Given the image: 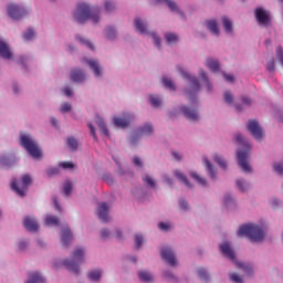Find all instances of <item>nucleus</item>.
Instances as JSON below:
<instances>
[{"label": "nucleus", "mask_w": 283, "mask_h": 283, "mask_svg": "<svg viewBox=\"0 0 283 283\" xmlns=\"http://www.w3.org/2000/svg\"><path fill=\"white\" fill-rule=\"evenodd\" d=\"M101 10L98 8H90L87 4L81 2L77 4L74 12V19L77 23H85V21H93V23H98V14Z\"/></svg>", "instance_id": "nucleus-1"}, {"label": "nucleus", "mask_w": 283, "mask_h": 283, "mask_svg": "<svg viewBox=\"0 0 283 283\" xmlns=\"http://www.w3.org/2000/svg\"><path fill=\"white\" fill-rule=\"evenodd\" d=\"M235 140L239 145H243L244 147V150H238L237 153L238 165L242 169V171H244L245 174H251L252 169L251 166H249V161L247 160L249 158L251 147L241 134H238L235 136Z\"/></svg>", "instance_id": "nucleus-2"}, {"label": "nucleus", "mask_w": 283, "mask_h": 283, "mask_svg": "<svg viewBox=\"0 0 283 283\" xmlns=\"http://www.w3.org/2000/svg\"><path fill=\"white\" fill-rule=\"evenodd\" d=\"M238 235L249 238L252 242H262L264 240V231L255 223L243 224L238 230Z\"/></svg>", "instance_id": "nucleus-3"}, {"label": "nucleus", "mask_w": 283, "mask_h": 283, "mask_svg": "<svg viewBox=\"0 0 283 283\" xmlns=\"http://www.w3.org/2000/svg\"><path fill=\"white\" fill-rule=\"evenodd\" d=\"M20 145L25 149V151H28L31 158H34L35 160L42 158L43 151L41 150V147H39V144L29 135L20 136Z\"/></svg>", "instance_id": "nucleus-4"}, {"label": "nucleus", "mask_w": 283, "mask_h": 283, "mask_svg": "<svg viewBox=\"0 0 283 283\" xmlns=\"http://www.w3.org/2000/svg\"><path fill=\"white\" fill-rule=\"evenodd\" d=\"M219 249L221 253L228 258V260H231L239 269H242L248 275H251L253 273V268L251 265H247V263L238 262L235 261V252H233V249H231V244L229 242H224L219 245Z\"/></svg>", "instance_id": "nucleus-5"}, {"label": "nucleus", "mask_w": 283, "mask_h": 283, "mask_svg": "<svg viewBox=\"0 0 283 283\" xmlns=\"http://www.w3.org/2000/svg\"><path fill=\"white\" fill-rule=\"evenodd\" d=\"M85 255V251L81 248H76L72 253V259H66L63 264L67 269V271H71L72 273H75V275H78V265L81 262H83V256Z\"/></svg>", "instance_id": "nucleus-6"}, {"label": "nucleus", "mask_w": 283, "mask_h": 283, "mask_svg": "<svg viewBox=\"0 0 283 283\" xmlns=\"http://www.w3.org/2000/svg\"><path fill=\"white\" fill-rule=\"evenodd\" d=\"M30 185H32V178L29 175H24L21 178V187L17 182V179H13L11 181V189H13L20 198H23L25 197V191H28V187H30Z\"/></svg>", "instance_id": "nucleus-7"}, {"label": "nucleus", "mask_w": 283, "mask_h": 283, "mask_svg": "<svg viewBox=\"0 0 283 283\" xmlns=\"http://www.w3.org/2000/svg\"><path fill=\"white\" fill-rule=\"evenodd\" d=\"M178 70L182 78H187L190 83L191 90L186 92L187 96H190V97L196 96V94H198V91L200 90V83L198 82V78L191 76L189 73L185 71V69L180 66H178Z\"/></svg>", "instance_id": "nucleus-8"}, {"label": "nucleus", "mask_w": 283, "mask_h": 283, "mask_svg": "<svg viewBox=\"0 0 283 283\" xmlns=\"http://www.w3.org/2000/svg\"><path fill=\"white\" fill-rule=\"evenodd\" d=\"M248 129L250 134H252L253 138H255V140H261L262 138H264V130L262 129V126H260V123H258V120L251 119L248 123Z\"/></svg>", "instance_id": "nucleus-9"}, {"label": "nucleus", "mask_w": 283, "mask_h": 283, "mask_svg": "<svg viewBox=\"0 0 283 283\" xmlns=\"http://www.w3.org/2000/svg\"><path fill=\"white\" fill-rule=\"evenodd\" d=\"M254 17L259 25H269L271 23V15L268 13L266 10L262 8H256L254 11Z\"/></svg>", "instance_id": "nucleus-10"}, {"label": "nucleus", "mask_w": 283, "mask_h": 283, "mask_svg": "<svg viewBox=\"0 0 283 283\" xmlns=\"http://www.w3.org/2000/svg\"><path fill=\"white\" fill-rule=\"evenodd\" d=\"M8 14L9 17H11V19L19 21V19H22V17H25V14H28V11L17 4H9Z\"/></svg>", "instance_id": "nucleus-11"}, {"label": "nucleus", "mask_w": 283, "mask_h": 283, "mask_svg": "<svg viewBox=\"0 0 283 283\" xmlns=\"http://www.w3.org/2000/svg\"><path fill=\"white\" fill-rule=\"evenodd\" d=\"M134 119V116L129 113L123 114L120 117H114L113 123L115 127H119L120 129H125V127H129V123Z\"/></svg>", "instance_id": "nucleus-12"}, {"label": "nucleus", "mask_w": 283, "mask_h": 283, "mask_svg": "<svg viewBox=\"0 0 283 283\" xmlns=\"http://www.w3.org/2000/svg\"><path fill=\"white\" fill-rule=\"evenodd\" d=\"M160 255L170 266H176V264H178V261H176V253H174L172 249L163 248Z\"/></svg>", "instance_id": "nucleus-13"}, {"label": "nucleus", "mask_w": 283, "mask_h": 283, "mask_svg": "<svg viewBox=\"0 0 283 283\" xmlns=\"http://www.w3.org/2000/svg\"><path fill=\"white\" fill-rule=\"evenodd\" d=\"M97 216L102 222H109V207H107V203H99L97 208Z\"/></svg>", "instance_id": "nucleus-14"}, {"label": "nucleus", "mask_w": 283, "mask_h": 283, "mask_svg": "<svg viewBox=\"0 0 283 283\" xmlns=\"http://www.w3.org/2000/svg\"><path fill=\"white\" fill-rule=\"evenodd\" d=\"M181 112L184 114V116L188 119V120H198L199 116H198V111L190 108L188 106H181Z\"/></svg>", "instance_id": "nucleus-15"}, {"label": "nucleus", "mask_w": 283, "mask_h": 283, "mask_svg": "<svg viewBox=\"0 0 283 283\" xmlns=\"http://www.w3.org/2000/svg\"><path fill=\"white\" fill-rule=\"evenodd\" d=\"M23 226L27 231H39V223L35 218L27 217L23 220Z\"/></svg>", "instance_id": "nucleus-16"}, {"label": "nucleus", "mask_w": 283, "mask_h": 283, "mask_svg": "<svg viewBox=\"0 0 283 283\" xmlns=\"http://www.w3.org/2000/svg\"><path fill=\"white\" fill-rule=\"evenodd\" d=\"M72 231L70 228H63L62 229V238H61V244L62 247H70V242H72Z\"/></svg>", "instance_id": "nucleus-17"}, {"label": "nucleus", "mask_w": 283, "mask_h": 283, "mask_svg": "<svg viewBox=\"0 0 283 283\" xmlns=\"http://www.w3.org/2000/svg\"><path fill=\"white\" fill-rule=\"evenodd\" d=\"M0 56L2 59H12V51H10V45L3 40H0Z\"/></svg>", "instance_id": "nucleus-18"}, {"label": "nucleus", "mask_w": 283, "mask_h": 283, "mask_svg": "<svg viewBox=\"0 0 283 283\" xmlns=\"http://www.w3.org/2000/svg\"><path fill=\"white\" fill-rule=\"evenodd\" d=\"M71 81L74 83H83V81H85V73H83L81 69H73L71 71Z\"/></svg>", "instance_id": "nucleus-19"}, {"label": "nucleus", "mask_w": 283, "mask_h": 283, "mask_svg": "<svg viewBox=\"0 0 283 283\" xmlns=\"http://www.w3.org/2000/svg\"><path fill=\"white\" fill-rule=\"evenodd\" d=\"M85 63H87L88 67L94 72L95 76H101V64L96 60H87L83 59Z\"/></svg>", "instance_id": "nucleus-20"}, {"label": "nucleus", "mask_w": 283, "mask_h": 283, "mask_svg": "<svg viewBox=\"0 0 283 283\" xmlns=\"http://www.w3.org/2000/svg\"><path fill=\"white\" fill-rule=\"evenodd\" d=\"M206 25H207L208 30H210V32H212V34H216V36H218V34H220V28H218V22L216 20L206 21Z\"/></svg>", "instance_id": "nucleus-21"}, {"label": "nucleus", "mask_w": 283, "mask_h": 283, "mask_svg": "<svg viewBox=\"0 0 283 283\" xmlns=\"http://www.w3.org/2000/svg\"><path fill=\"white\" fill-rule=\"evenodd\" d=\"M27 283H45V277H43L39 272H34L29 275Z\"/></svg>", "instance_id": "nucleus-22"}, {"label": "nucleus", "mask_w": 283, "mask_h": 283, "mask_svg": "<svg viewBox=\"0 0 283 283\" xmlns=\"http://www.w3.org/2000/svg\"><path fill=\"white\" fill-rule=\"evenodd\" d=\"M206 65L211 70V72H218V70H220V63L218 60H213L211 57L207 60Z\"/></svg>", "instance_id": "nucleus-23"}, {"label": "nucleus", "mask_w": 283, "mask_h": 283, "mask_svg": "<svg viewBox=\"0 0 283 283\" xmlns=\"http://www.w3.org/2000/svg\"><path fill=\"white\" fill-rule=\"evenodd\" d=\"M135 28L139 34H147V28L145 27V22H143L139 18L135 19Z\"/></svg>", "instance_id": "nucleus-24"}, {"label": "nucleus", "mask_w": 283, "mask_h": 283, "mask_svg": "<svg viewBox=\"0 0 283 283\" xmlns=\"http://www.w3.org/2000/svg\"><path fill=\"white\" fill-rule=\"evenodd\" d=\"M221 21L223 23V30L228 33L231 34L233 32V22L229 20L227 17H222Z\"/></svg>", "instance_id": "nucleus-25"}, {"label": "nucleus", "mask_w": 283, "mask_h": 283, "mask_svg": "<svg viewBox=\"0 0 283 283\" xmlns=\"http://www.w3.org/2000/svg\"><path fill=\"white\" fill-rule=\"evenodd\" d=\"M175 176H176V178H178V180L184 182V185H186V187L191 189V182H189V179H187V176H185V174H182L180 170H176Z\"/></svg>", "instance_id": "nucleus-26"}, {"label": "nucleus", "mask_w": 283, "mask_h": 283, "mask_svg": "<svg viewBox=\"0 0 283 283\" xmlns=\"http://www.w3.org/2000/svg\"><path fill=\"white\" fill-rule=\"evenodd\" d=\"M138 277L140 282H151L154 280V276H151V274L147 271H140L138 273Z\"/></svg>", "instance_id": "nucleus-27"}, {"label": "nucleus", "mask_w": 283, "mask_h": 283, "mask_svg": "<svg viewBox=\"0 0 283 283\" xmlns=\"http://www.w3.org/2000/svg\"><path fill=\"white\" fill-rule=\"evenodd\" d=\"M45 224L48 227H59V218H56L55 216L48 214L45 218Z\"/></svg>", "instance_id": "nucleus-28"}, {"label": "nucleus", "mask_w": 283, "mask_h": 283, "mask_svg": "<svg viewBox=\"0 0 283 283\" xmlns=\"http://www.w3.org/2000/svg\"><path fill=\"white\" fill-rule=\"evenodd\" d=\"M203 165H206L209 174H210V177L212 178V180H216V174L217 171L213 169V166L211 165V161H209V159L205 158L203 159Z\"/></svg>", "instance_id": "nucleus-29"}, {"label": "nucleus", "mask_w": 283, "mask_h": 283, "mask_svg": "<svg viewBox=\"0 0 283 283\" xmlns=\"http://www.w3.org/2000/svg\"><path fill=\"white\" fill-rule=\"evenodd\" d=\"M139 134H143L144 136H150V134H154V126L150 124L144 125L142 128H139Z\"/></svg>", "instance_id": "nucleus-30"}, {"label": "nucleus", "mask_w": 283, "mask_h": 283, "mask_svg": "<svg viewBox=\"0 0 283 283\" xmlns=\"http://www.w3.org/2000/svg\"><path fill=\"white\" fill-rule=\"evenodd\" d=\"M96 125L99 127L101 133L104 134V136H109V130H107V126H105V123L101 117H97Z\"/></svg>", "instance_id": "nucleus-31"}, {"label": "nucleus", "mask_w": 283, "mask_h": 283, "mask_svg": "<svg viewBox=\"0 0 283 283\" xmlns=\"http://www.w3.org/2000/svg\"><path fill=\"white\" fill-rule=\"evenodd\" d=\"M66 143L71 151H76L78 149V142L74 137H69Z\"/></svg>", "instance_id": "nucleus-32"}, {"label": "nucleus", "mask_w": 283, "mask_h": 283, "mask_svg": "<svg viewBox=\"0 0 283 283\" xmlns=\"http://www.w3.org/2000/svg\"><path fill=\"white\" fill-rule=\"evenodd\" d=\"M201 81L205 83L206 87H207V91L208 92H211L212 90V86H211V83H209V78L207 77V73L205 71H202L200 74H199Z\"/></svg>", "instance_id": "nucleus-33"}, {"label": "nucleus", "mask_w": 283, "mask_h": 283, "mask_svg": "<svg viewBox=\"0 0 283 283\" xmlns=\"http://www.w3.org/2000/svg\"><path fill=\"white\" fill-rule=\"evenodd\" d=\"M190 177L193 178V180H197V182L199 185H201L202 187L207 186V179L200 177L198 174L192 171V172H190Z\"/></svg>", "instance_id": "nucleus-34"}, {"label": "nucleus", "mask_w": 283, "mask_h": 283, "mask_svg": "<svg viewBox=\"0 0 283 283\" xmlns=\"http://www.w3.org/2000/svg\"><path fill=\"white\" fill-rule=\"evenodd\" d=\"M167 3L168 8H170L171 12H178V4L171 0H157L158 3Z\"/></svg>", "instance_id": "nucleus-35"}, {"label": "nucleus", "mask_w": 283, "mask_h": 283, "mask_svg": "<svg viewBox=\"0 0 283 283\" xmlns=\"http://www.w3.org/2000/svg\"><path fill=\"white\" fill-rule=\"evenodd\" d=\"M101 270H94L88 272V277L90 280H92L93 282H98V280H101Z\"/></svg>", "instance_id": "nucleus-36"}, {"label": "nucleus", "mask_w": 283, "mask_h": 283, "mask_svg": "<svg viewBox=\"0 0 283 283\" xmlns=\"http://www.w3.org/2000/svg\"><path fill=\"white\" fill-rule=\"evenodd\" d=\"M198 275L203 282H209V274L207 273V270H205V268H200L198 270Z\"/></svg>", "instance_id": "nucleus-37"}, {"label": "nucleus", "mask_w": 283, "mask_h": 283, "mask_svg": "<svg viewBox=\"0 0 283 283\" xmlns=\"http://www.w3.org/2000/svg\"><path fill=\"white\" fill-rule=\"evenodd\" d=\"M165 39L167 43H176V41H178V35H176V33H166Z\"/></svg>", "instance_id": "nucleus-38"}, {"label": "nucleus", "mask_w": 283, "mask_h": 283, "mask_svg": "<svg viewBox=\"0 0 283 283\" xmlns=\"http://www.w3.org/2000/svg\"><path fill=\"white\" fill-rule=\"evenodd\" d=\"M163 83L167 90H176V84H174L171 80L164 77Z\"/></svg>", "instance_id": "nucleus-39"}, {"label": "nucleus", "mask_w": 283, "mask_h": 283, "mask_svg": "<svg viewBox=\"0 0 283 283\" xmlns=\"http://www.w3.org/2000/svg\"><path fill=\"white\" fill-rule=\"evenodd\" d=\"M23 39L24 41H32V39H34V30L28 29L23 34Z\"/></svg>", "instance_id": "nucleus-40"}, {"label": "nucleus", "mask_w": 283, "mask_h": 283, "mask_svg": "<svg viewBox=\"0 0 283 283\" xmlns=\"http://www.w3.org/2000/svg\"><path fill=\"white\" fill-rule=\"evenodd\" d=\"M0 164L2 165V167H12V161L7 156L0 158Z\"/></svg>", "instance_id": "nucleus-41"}, {"label": "nucleus", "mask_w": 283, "mask_h": 283, "mask_svg": "<svg viewBox=\"0 0 283 283\" xmlns=\"http://www.w3.org/2000/svg\"><path fill=\"white\" fill-rule=\"evenodd\" d=\"M214 160L219 164V167H221V169H227V161H224L222 157H220L219 155H214Z\"/></svg>", "instance_id": "nucleus-42"}, {"label": "nucleus", "mask_w": 283, "mask_h": 283, "mask_svg": "<svg viewBox=\"0 0 283 283\" xmlns=\"http://www.w3.org/2000/svg\"><path fill=\"white\" fill-rule=\"evenodd\" d=\"M161 103L160 98L154 95L150 96V105H153V107H160Z\"/></svg>", "instance_id": "nucleus-43"}, {"label": "nucleus", "mask_w": 283, "mask_h": 283, "mask_svg": "<svg viewBox=\"0 0 283 283\" xmlns=\"http://www.w3.org/2000/svg\"><path fill=\"white\" fill-rule=\"evenodd\" d=\"M63 191L65 196H70L72 193V182L65 181Z\"/></svg>", "instance_id": "nucleus-44"}, {"label": "nucleus", "mask_w": 283, "mask_h": 283, "mask_svg": "<svg viewBox=\"0 0 283 283\" xmlns=\"http://www.w3.org/2000/svg\"><path fill=\"white\" fill-rule=\"evenodd\" d=\"M77 39L80 40V43H82V45H86L88 50H94V44L90 42V40H85L83 38H77Z\"/></svg>", "instance_id": "nucleus-45"}, {"label": "nucleus", "mask_w": 283, "mask_h": 283, "mask_svg": "<svg viewBox=\"0 0 283 283\" xmlns=\"http://www.w3.org/2000/svg\"><path fill=\"white\" fill-rule=\"evenodd\" d=\"M223 98L228 103V105H231L233 103V95L229 91L224 93Z\"/></svg>", "instance_id": "nucleus-46"}, {"label": "nucleus", "mask_w": 283, "mask_h": 283, "mask_svg": "<svg viewBox=\"0 0 283 283\" xmlns=\"http://www.w3.org/2000/svg\"><path fill=\"white\" fill-rule=\"evenodd\" d=\"M116 7L114 6V2L112 0L105 1V10L107 12H112Z\"/></svg>", "instance_id": "nucleus-47"}, {"label": "nucleus", "mask_w": 283, "mask_h": 283, "mask_svg": "<svg viewBox=\"0 0 283 283\" xmlns=\"http://www.w3.org/2000/svg\"><path fill=\"white\" fill-rule=\"evenodd\" d=\"M62 169H74V164L72 161H63L60 164Z\"/></svg>", "instance_id": "nucleus-48"}, {"label": "nucleus", "mask_w": 283, "mask_h": 283, "mask_svg": "<svg viewBox=\"0 0 283 283\" xmlns=\"http://www.w3.org/2000/svg\"><path fill=\"white\" fill-rule=\"evenodd\" d=\"M135 247L138 249L139 247H143V235L136 234L135 235Z\"/></svg>", "instance_id": "nucleus-49"}, {"label": "nucleus", "mask_w": 283, "mask_h": 283, "mask_svg": "<svg viewBox=\"0 0 283 283\" xmlns=\"http://www.w3.org/2000/svg\"><path fill=\"white\" fill-rule=\"evenodd\" d=\"M273 169L276 174H283V164L282 163H277L273 165Z\"/></svg>", "instance_id": "nucleus-50"}, {"label": "nucleus", "mask_w": 283, "mask_h": 283, "mask_svg": "<svg viewBox=\"0 0 283 283\" xmlns=\"http://www.w3.org/2000/svg\"><path fill=\"white\" fill-rule=\"evenodd\" d=\"M230 280L234 283H242V277L237 273L230 274Z\"/></svg>", "instance_id": "nucleus-51"}, {"label": "nucleus", "mask_w": 283, "mask_h": 283, "mask_svg": "<svg viewBox=\"0 0 283 283\" xmlns=\"http://www.w3.org/2000/svg\"><path fill=\"white\" fill-rule=\"evenodd\" d=\"M87 127L91 132V135L93 136V140H98V137L96 136V129L94 128V125L87 124Z\"/></svg>", "instance_id": "nucleus-52"}, {"label": "nucleus", "mask_w": 283, "mask_h": 283, "mask_svg": "<svg viewBox=\"0 0 283 283\" xmlns=\"http://www.w3.org/2000/svg\"><path fill=\"white\" fill-rule=\"evenodd\" d=\"M116 36V30L113 27L107 28V38L108 39H114Z\"/></svg>", "instance_id": "nucleus-53"}, {"label": "nucleus", "mask_w": 283, "mask_h": 283, "mask_svg": "<svg viewBox=\"0 0 283 283\" xmlns=\"http://www.w3.org/2000/svg\"><path fill=\"white\" fill-rule=\"evenodd\" d=\"M144 182H147V185H149V187H156V182H154V179H151V177L149 176H145L143 177Z\"/></svg>", "instance_id": "nucleus-54"}, {"label": "nucleus", "mask_w": 283, "mask_h": 283, "mask_svg": "<svg viewBox=\"0 0 283 283\" xmlns=\"http://www.w3.org/2000/svg\"><path fill=\"white\" fill-rule=\"evenodd\" d=\"M276 54H277V57H279V61H280L281 65L283 66V50H282V46H277Z\"/></svg>", "instance_id": "nucleus-55"}, {"label": "nucleus", "mask_w": 283, "mask_h": 283, "mask_svg": "<svg viewBox=\"0 0 283 283\" xmlns=\"http://www.w3.org/2000/svg\"><path fill=\"white\" fill-rule=\"evenodd\" d=\"M179 207L180 209H182L184 211H187V209H189V203H187V201L185 199H180L179 200Z\"/></svg>", "instance_id": "nucleus-56"}, {"label": "nucleus", "mask_w": 283, "mask_h": 283, "mask_svg": "<svg viewBox=\"0 0 283 283\" xmlns=\"http://www.w3.org/2000/svg\"><path fill=\"white\" fill-rule=\"evenodd\" d=\"M70 109H72V104L70 103H64L61 107L62 113L70 112Z\"/></svg>", "instance_id": "nucleus-57"}, {"label": "nucleus", "mask_w": 283, "mask_h": 283, "mask_svg": "<svg viewBox=\"0 0 283 283\" xmlns=\"http://www.w3.org/2000/svg\"><path fill=\"white\" fill-rule=\"evenodd\" d=\"M266 70H268V72H273V70H275V61L272 60V61L268 62Z\"/></svg>", "instance_id": "nucleus-58"}, {"label": "nucleus", "mask_w": 283, "mask_h": 283, "mask_svg": "<svg viewBox=\"0 0 283 283\" xmlns=\"http://www.w3.org/2000/svg\"><path fill=\"white\" fill-rule=\"evenodd\" d=\"M46 174L48 176H56V174H59V168H49Z\"/></svg>", "instance_id": "nucleus-59"}, {"label": "nucleus", "mask_w": 283, "mask_h": 283, "mask_svg": "<svg viewBox=\"0 0 283 283\" xmlns=\"http://www.w3.org/2000/svg\"><path fill=\"white\" fill-rule=\"evenodd\" d=\"M237 187H239V190L242 192L247 191V188H244V182L240 179L237 180Z\"/></svg>", "instance_id": "nucleus-60"}, {"label": "nucleus", "mask_w": 283, "mask_h": 283, "mask_svg": "<svg viewBox=\"0 0 283 283\" xmlns=\"http://www.w3.org/2000/svg\"><path fill=\"white\" fill-rule=\"evenodd\" d=\"M151 36L154 39V43L157 48H160V38H158V35H156V33H151Z\"/></svg>", "instance_id": "nucleus-61"}, {"label": "nucleus", "mask_w": 283, "mask_h": 283, "mask_svg": "<svg viewBox=\"0 0 283 283\" xmlns=\"http://www.w3.org/2000/svg\"><path fill=\"white\" fill-rule=\"evenodd\" d=\"M158 227L161 231H169V224L168 223L159 222Z\"/></svg>", "instance_id": "nucleus-62"}, {"label": "nucleus", "mask_w": 283, "mask_h": 283, "mask_svg": "<svg viewBox=\"0 0 283 283\" xmlns=\"http://www.w3.org/2000/svg\"><path fill=\"white\" fill-rule=\"evenodd\" d=\"M133 163L134 165H136V167H143V161H140V157H134Z\"/></svg>", "instance_id": "nucleus-63"}, {"label": "nucleus", "mask_w": 283, "mask_h": 283, "mask_svg": "<svg viewBox=\"0 0 283 283\" xmlns=\"http://www.w3.org/2000/svg\"><path fill=\"white\" fill-rule=\"evenodd\" d=\"M109 234H111V232H109V230H107V229H103V230L101 231V235H102L103 239L109 238Z\"/></svg>", "instance_id": "nucleus-64"}]
</instances>
